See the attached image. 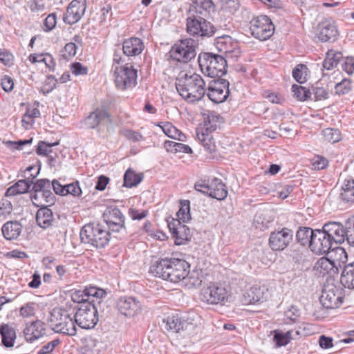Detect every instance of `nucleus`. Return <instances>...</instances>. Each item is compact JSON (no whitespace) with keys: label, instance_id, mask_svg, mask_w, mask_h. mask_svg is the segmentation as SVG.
Instances as JSON below:
<instances>
[{"label":"nucleus","instance_id":"2f4dec72","mask_svg":"<svg viewBox=\"0 0 354 354\" xmlns=\"http://www.w3.org/2000/svg\"><path fill=\"white\" fill-rule=\"evenodd\" d=\"M264 288H261L259 285H254L248 290L243 295L245 304H252L259 301H263L264 297Z\"/></svg>","mask_w":354,"mask_h":354},{"label":"nucleus","instance_id":"6e6d98bb","mask_svg":"<svg viewBox=\"0 0 354 354\" xmlns=\"http://www.w3.org/2000/svg\"><path fill=\"white\" fill-rule=\"evenodd\" d=\"M12 210V206L10 202L6 200L0 201V221H3L8 216Z\"/></svg>","mask_w":354,"mask_h":354},{"label":"nucleus","instance_id":"338daca9","mask_svg":"<svg viewBox=\"0 0 354 354\" xmlns=\"http://www.w3.org/2000/svg\"><path fill=\"white\" fill-rule=\"evenodd\" d=\"M342 68L348 75L352 74L354 72V58L347 57L344 59L342 64Z\"/></svg>","mask_w":354,"mask_h":354},{"label":"nucleus","instance_id":"13d9d810","mask_svg":"<svg viewBox=\"0 0 354 354\" xmlns=\"http://www.w3.org/2000/svg\"><path fill=\"white\" fill-rule=\"evenodd\" d=\"M82 193V192L78 181L73 182L72 183L66 185L65 196L71 194L73 196H80Z\"/></svg>","mask_w":354,"mask_h":354},{"label":"nucleus","instance_id":"37998d69","mask_svg":"<svg viewBox=\"0 0 354 354\" xmlns=\"http://www.w3.org/2000/svg\"><path fill=\"white\" fill-rule=\"evenodd\" d=\"M58 145L59 142L49 143L45 141H39L36 149V153L39 156H48L49 160L53 161L54 158L50 153H52V147Z\"/></svg>","mask_w":354,"mask_h":354},{"label":"nucleus","instance_id":"9b49d317","mask_svg":"<svg viewBox=\"0 0 354 354\" xmlns=\"http://www.w3.org/2000/svg\"><path fill=\"white\" fill-rule=\"evenodd\" d=\"M250 29L254 37L265 41L274 34V26L269 17L261 15L250 21Z\"/></svg>","mask_w":354,"mask_h":354},{"label":"nucleus","instance_id":"cd10ccee","mask_svg":"<svg viewBox=\"0 0 354 354\" xmlns=\"http://www.w3.org/2000/svg\"><path fill=\"white\" fill-rule=\"evenodd\" d=\"M109 117L107 111L97 109L86 118V124L90 129H95L101 123L109 121Z\"/></svg>","mask_w":354,"mask_h":354},{"label":"nucleus","instance_id":"f704fd0d","mask_svg":"<svg viewBox=\"0 0 354 354\" xmlns=\"http://www.w3.org/2000/svg\"><path fill=\"white\" fill-rule=\"evenodd\" d=\"M340 281L345 287L354 288V262L344 266Z\"/></svg>","mask_w":354,"mask_h":354},{"label":"nucleus","instance_id":"7ed1b4c3","mask_svg":"<svg viewBox=\"0 0 354 354\" xmlns=\"http://www.w3.org/2000/svg\"><path fill=\"white\" fill-rule=\"evenodd\" d=\"M202 73L211 78H220L227 72V60L224 56L212 53H202L198 58Z\"/></svg>","mask_w":354,"mask_h":354},{"label":"nucleus","instance_id":"a878e982","mask_svg":"<svg viewBox=\"0 0 354 354\" xmlns=\"http://www.w3.org/2000/svg\"><path fill=\"white\" fill-rule=\"evenodd\" d=\"M208 196L218 201L224 200L227 196L225 185L221 179L214 178L209 183Z\"/></svg>","mask_w":354,"mask_h":354},{"label":"nucleus","instance_id":"4d7b16f0","mask_svg":"<svg viewBox=\"0 0 354 354\" xmlns=\"http://www.w3.org/2000/svg\"><path fill=\"white\" fill-rule=\"evenodd\" d=\"M223 10L230 14H234L240 8L239 0H226L223 4Z\"/></svg>","mask_w":354,"mask_h":354},{"label":"nucleus","instance_id":"c9c22d12","mask_svg":"<svg viewBox=\"0 0 354 354\" xmlns=\"http://www.w3.org/2000/svg\"><path fill=\"white\" fill-rule=\"evenodd\" d=\"M315 230L308 227H299L296 233V239L299 243L303 246L308 245L311 243L313 236H314Z\"/></svg>","mask_w":354,"mask_h":354},{"label":"nucleus","instance_id":"a18cd8bd","mask_svg":"<svg viewBox=\"0 0 354 354\" xmlns=\"http://www.w3.org/2000/svg\"><path fill=\"white\" fill-rule=\"evenodd\" d=\"M308 68L305 64H299L292 71V77L299 84L306 81V73Z\"/></svg>","mask_w":354,"mask_h":354},{"label":"nucleus","instance_id":"dca6fc26","mask_svg":"<svg viewBox=\"0 0 354 354\" xmlns=\"http://www.w3.org/2000/svg\"><path fill=\"white\" fill-rule=\"evenodd\" d=\"M293 237L292 230L282 227L270 233L268 244L273 251H282L292 243Z\"/></svg>","mask_w":354,"mask_h":354},{"label":"nucleus","instance_id":"473e14b6","mask_svg":"<svg viewBox=\"0 0 354 354\" xmlns=\"http://www.w3.org/2000/svg\"><path fill=\"white\" fill-rule=\"evenodd\" d=\"M343 59L342 53L339 51L329 50L326 53V58L323 62V67L326 70H332L337 67V64Z\"/></svg>","mask_w":354,"mask_h":354},{"label":"nucleus","instance_id":"69168bd1","mask_svg":"<svg viewBox=\"0 0 354 354\" xmlns=\"http://www.w3.org/2000/svg\"><path fill=\"white\" fill-rule=\"evenodd\" d=\"M147 214V210H139L136 208H130L129 209V215L133 220H141L145 218Z\"/></svg>","mask_w":354,"mask_h":354},{"label":"nucleus","instance_id":"c03bdc74","mask_svg":"<svg viewBox=\"0 0 354 354\" xmlns=\"http://www.w3.org/2000/svg\"><path fill=\"white\" fill-rule=\"evenodd\" d=\"M207 17L202 16L201 26L199 35L200 37H212L216 31V28L209 22L205 18Z\"/></svg>","mask_w":354,"mask_h":354},{"label":"nucleus","instance_id":"39448f33","mask_svg":"<svg viewBox=\"0 0 354 354\" xmlns=\"http://www.w3.org/2000/svg\"><path fill=\"white\" fill-rule=\"evenodd\" d=\"M48 322L55 333L69 336H74L77 333L74 317L65 308H53L48 318Z\"/></svg>","mask_w":354,"mask_h":354},{"label":"nucleus","instance_id":"b1692460","mask_svg":"<svg viewBox=\"0 0 354 354\" xmlns=\"http://www.w3.org/2000/svg\"><path fill=\"white\" fill-rule=\"evenodd\" d=\"M23 333L26 340L28 342H32L45 335V324L40 320L26 324Z\"/></svg>","mask_w":354,"mask_h":354},{"label":"nucleus","instance_id":"49530a36","mask_svg":"<svg viewBox=\"0 0 354 354\" xmlns=\"http://www.w3.org/2000/svg\"><path fill=\"white\" fill-rule=\"evenodd\" d=\"M190 203L188 200H183L180 201V207L179 210L177 212V216L178 218V220L180 221L182 220L183 222L189 220L190 218Z\"/></svg>","mask_w":354,"mask_h":354},{"label":"nucleus","instance_id":"ea45409f","mask_svg":"<svg viewBox=\"0 0 354 354\" xmlns=\"http://www.w3.org/2000/svg\"><path fill=\"white\" fill-rule=\"evenodd\" d=\"M165 328L168 331L178 333L184 328L185 323L182 322L178 315L169 316L164 320Z\"/></svg>","mask_w":354,"mask_h":354},{"label":"nucleus","instance_id":"f257e3e1","mask_svg":"<svg viewBox=\"0 0 354 354\" xmlns=\"http://www.w3.org/2000/svg\"><path fill=\"white\" fill-rule=\"evenodd\" d=\"M189 264L178 258H164L153 259L149 272L156 277L172 283L185 279L189 272Z\"/></svg>","mask_w":354,"mask_h":354},{"label":"nucleus","instance_id":"603ef678","mask_svg":"<svg viewBox=\"0 0 354 354\" xmlns=\"http://www.w3.org/2000/svg\"><path fill=\"white\" fill-rule=\"evenodd\" d=\"M40 116V111L38 109L34 108L32 109H28L24 113L22 122L27 125L32 124L34 122V119Z\"/></svg>","mask_w":354,"mask_h":354},{"label":"nucleus","instance_id":"bf43d9fd","mask_svg":"<svg viewBox=\"0 0 354 354\" xmlns=\"http://www.w3.org/2000/svg\"><path fill=\"white\" fill-rule=\"evenodd\" d=\"M19 313L20 315L24 318L33 316L35 313V304L33 303L26 304L20 308Z\"/></svg>","mask_w":354,"mask_h":354},{"label":"nucleus","instance_id":"680f3d73","mask_svg":"<svg viewBox=\"0 0 354 354\" xmlns=\"http://www.w3.org/2000/svg\"><path fill=\"white\" fill-rule=\"evenodd\" d=\"M71 299L74 302L80 304V306L81 304H83V303H84V302H92V303L95 302L94 300H92V301L87 300V298H86V296L85 295V292L84 290H75L74 292L72 293Z\"/></svg>","mask_w":354,"mask_h":354},{"label":"nucleus","instance_id":"5fc2aeb1","mask_svg":"<svg viewBox=\"0 0 354 354\" xmlns=\"http://www.w3.org/2000/svg\"><path fill=\"white\" fill-rule=\"evenodd\" d=\"M333 266L332 262L326 258L320 259L316 263L317 270L322 274L328 272V270L332 269Z\"/></svg>","mask_w":354,"mask_h":354},{"label":"nucleus","instance_id":"774afa93","mask_svg":"<svg viewBox=\"0 0 354 354\" xmlns=\"http://www.w3.org/2000/svg\"><path fill=\"white\" fill-rule=\"evenodd\" d=\"M60 341L59 339H55L46 345L43 346L38 351L37 354H47L53 351L55 348L59 344Z\"/></svg>","mask_w":354,"mask_h":354},{"label":"nucleus","instance_id":"f3484780","mask_svg":"<svg viewBox=\"0 0 354 354\" xmlns=\"http://www.w3.org/2000/svg\"><path fill=\"white\" fill-rule=\"evenodd\" d=\"M216 48L225 55V58L229 61L236 62L241 55V50L237 41H234L230 36L225 35L216 39Z\"/></svg>","mask_w":354,"mask_h":354},{"label":"nucleus","instance_id":"79ce46f5","mask_svg":"<svg viewBox=\"0 0 354 354\" xmlns=\"http://www.w3.org/2000/svg\"><path fill=\"white\" fill-rule=\"evenodd\" d=\"M339 196L343 201L354 202V180H349L344 183Z\"/></svg>","mask_w":354,"mask_h":354},{"label":"nucleus","instance_id":"a19ab883","mask_svg":"<svg viewBox=\"0 0 354 354\" xmlns=\"http://www.w3.org/2000/svg\"><path fill=\"white\" fill-rule=\"evenodd\" d=\"M142 174H136L131 169H129L124 175V186L129 188L135 187L142 181Z\"/></svg>","mask_w":354,"mask_h":354},{"label":"nucleus","instance_id":"6ab92c4d","mask_svg":"<svg viewBox=\"0 0 354 354\" xmlns=\"http://www.w3.org/2000/svg\"><path fill=\"white\" fill-rule=\"evenodd\" d=\"M229 85L228 81L218 78L209 84L207 95L214 103L223 102L230 94Z\"/></svg>","mask_w":354,"mask_h":354},{"label":"nucleus","instance_id":"6e6552de","mask_svg":"<svg viewBox=\"0 0 354 354\" xmlns=\"http://www.w3.org/2000/svg\"><path fill=\"white\" fill-rule=\"evenodd\" d=\"M196 41L192 38L181 39L171 47V59L178 62H189L196 55Z\"/></svg>","mask_w":354,"mask_h":354},{"label":"nucleus","instance_id":"3c124183","mask_svg":"<svg viewBox=\"0 0 354 354\" xmlns=\"http://www.w3.org/2000/svg\"><path fill=\"white\" fill-rule=\"evenodd\" d=\"M335 93L337 95H345L351 90V82L348 79H344L335 86Z\"/></svg>","mask_w":354,"mask_h":354},{"label":"nucleus","instance_id":"f03ea898","mask_svg":"<svg viewBox=\"0 0 354 354\" xmlns=\"http://www.w3.org/2000/svg\"><path fill=\"white\" fill-rule=\"evenodd\" d=\"M205 82L197 74H185L176 80V88L179 95L191 102L201 100L206 93Z\"/></svg>","mask_w":354,"mask_h":354},{"label":"nucleus","instance_id":"aec40b11","mask_svg":"<svg viewBox=\"0 0 354 354\" xmlns=\"http://www.w3.org/2000/svg\"><path fill=\"white\" fill-rule=\"evenodd\" d=\"M86 0H73L68 4L63 21L65 24L73 25L78 22L85 13Z\"/></svg>","mask_w":354,"mask_h":354},{"label":"nucleus","instance_id":"de8ad7c7","mask_svg":"<svg viewBox=\"0 0 354 354\" xmlns=\"http://www.w3.org/2000/svg\"><path fill=\"white\" fill-rule=\"evenodd\" d=\"M326 141L335 143L341 140V133L337 129L327 128L322 131Z\"/></svg>","mask_w":354,"mask_h":354},{"label":"nucleus","instance_id":"5701e85b","mask_svg":"<svg viewBox=\"0 0 354 354\" xmlns=\"http://www.w3.org/2000/svg\"><path fill=\"white\" fill-rule=\"evenodd\" d=\"M168 227L175 239V244L180 245L185 244L186 241L191 239L189 228L183 224L179 220H173L168 223Z\"/></svg>","mask_w":354,"mask_h":354},{"label":"nucleus","instance_id":"9d476101","mask_svg":"<svg viewBox=\"0 0 354 354\" xmlns=\"http://www.w3.org/2000/svg\"><path fill=\"white\" fill-rule=\"evenodd\" d=\"M229 296L225 287L218 283H212L203 288L201 292V299L207 304H225Z\"/></svg>","mask_w":354,"mask_h":354},{"label":"nucleus","instance_id":"bb28decb","mask_svg":"<svg viewBox=\"0 0 354 354\" xmlns=\"http://www.w3.org/2000/svg\"><path fill=\"white\" fill-rule=\"evenodd\" d=\"M48 206L47 205L40 206L36 214V222L43 229L49 227L54 220L53 212Z\"/></svg>","mask_w":354,"mask_h":354},{"label":"nucleus","instance_id":"20e7f679","mask_svg":"<svg viewBox=\"0 0 354 354\" xmlns=\"http://www.w3.org/2000/svg\"><path fill=\"white\" fill-rule=\"evenodd\" d=\"M82 243L88 244L97 249L105 248L110 241V232L100 223H88L80 233Z\"/></svg>","mask_w":354,"mask_h":354},{"label":"nucleus","instance_id":"f8f14e48","mask_svg":"<svg viewBox=\"0 0 354 354\" xmlns=\"http://www.w3.org/2000/svg\"><path fill=\"white\" fill-rule=\"evenodd\" d=\"M103 218L109 230L121 234L120 239L124 238L127 234L124 225L125 217L119 208H107L103 214Z\"/></svg>","mask_w":354,"mask_h":354},{"label":"nucleus","instance_id":"c85d7f7f","mask_svg":"<svg viewBox=\"0 0 354 354\" xmlns=\"http://www.w3.org/2000/svg\"><path fill=\"white\" fill-rule=\"evenodd\" d=\"M192 10L197 15L209 17L211 12L214 11V4L212 0H190Z\"/></svg>","mask_w":354,"mask_h":354},{"label":"nucleus","instance_id":"4be33fe9","mask_svg":"<svg viewBox=\"0 0 354 354\" xmlns=\"http://www.w3.org/2000/svg\"><path fill=\"white\" fill-rule=\"evenodd\" d=\"M118 311L126 317H133L141 310L140 302L134 297H120L116 303Z\"/></svg>","mask_w":354,"mask_h":354},{"label":"nucleus","instance_id":"e433bc0d","mask_svg":"<svg viewBox=\"0 0 354 354\" xmlns=\"http://www.w3.org/2000/svg\"><path fill=\"white\" fill-rule=\"evenodd\" d=\"M160 127L164 133L168 137L179 141H185L186 136L175 127L171 122L162 123Z\"/></svg>","mask_w":354,"mask_h":354},{"label":"nucleus","instance_id":"09e8293b","mask_svg":"<svg viewBox=\"0 0 354 354\" xmlns=\"http://www.w3.org/2000/svg\"><path fill=\"white\" fill-rule=\"evenodd\" d=\"M292 90L294 93V96L300 101H305L310 98L311 95V92L309 89L299 85H292Z\"/></svg>","mask_w":354,"mask_h":354},{"label":"nucleus","instance_id":"e2e57ef3","mask_svg":"<svg viewBox=\"0 0 354 354\" xmlns=\"http://www.w3.org/2000/svg\"><path fill=\"white\" fill-rule=\"evenodd\" d=\"M58 80L53 75L47 77L46 84L41 88V92L44 95L51 92L55 87Z\"/></svg>","mask_w":354,"mask_h":354},{"label":"nucleus","instance_id":"4c0bfd02","mask_svg":"<svg viewBox=\"0 0 354 354\" xmlns=\"http://www.w3.org/2000/svg\"><path fill=\"white\" fill-rule=\"evenodd\" d=\"M208 129L209 127H207L205 131L203 129L201 131L197 129L196 136L198 140L203 145L205 149L207 152L212 153L215 149V145L212 140V136L207 132Z\"/></svg>","mask_w":354,"mask_h":354},{"label":"nucleus","instance_id":"a211bd4d","mask_svg":"<svg viewBox=\"0 0 354 354\" xmlns=\"http://www.w3.org/2000/svg\"><path fill=\"white\" fill-rule=\"evenodd\" d=\"M339 32L335 21L330 17L322 19L317 25L316 36L322 42H334Z\"/></svg>","mask_w":354,"mask_h":354},{"label":"nucleus","instance_id":"72a5a7b5","mask_svg":"<svg viewBox=\"0 0 354 354\" xmlns=\"http://www.w3.org/2000/svg\"><path fill=\"white\" fill-rule=\"evenodd\" d=\"M292 333L291 330H288L286 333L279 330L272 331L271 333L273 334L272 343L274 347L279 348L287 345L292 339Z\"/></svg>","mask_w":354,"mask_h":354},{"label":"nucleus","instance_id":"0e129e2a","mask_svg":"<svg viewBox=\"0 0 354 354\" xmlns=\"http://www.w3.org/2000/svg\"><path fill=\"white\" fill-rule=\"evenodd\" d=\"M328 164V161L323 156H317L312 160V166L314 169L321 170L325 169Z\"/></svg>","mask_w":354,"mask_h":354},{"label":"nucleus","instance_id":"7c9ffc66","mask_svg":"<svg viewBox=\"0 0 354 354\" xmlns=\"http://www.w3.org/2000/svg\"><path fill=\"white\" fill-rule=\"evenodd\" d=\"M0 335L2 344L5 347L11 348L14 346L17 335L13 327L7 324H2L0 325Z\"/></svg>","mask_w":354,"mask_h":354},{"label":"nucleus","instance_id":"412c9836","mask_svg":"<svg viewBox=\"0 0 354 354\" xmlns=\"http://www.w3.org/2000/svg\"><path fill=\"white\" fill-rule=\"evenodd\" d=\"M333 243L325 233L324 229L315 230L314 236L311 239L310 249L316 254L328 253L333 248Z\"/></svg>","mask_w":354,"mask_h":354},{"label":"nucleus","instance_id":"ddd939ff","mask_svg":"<svg viewBox=\"0 0 354 354\" xmlns=\"http://www.w3.org/2000/svg\"><path fill=\"white\" fill-rule=\"evenodd\" d=\"M114 73L115 85L121 90L134 87L137 84V70L133 66H117Z\"/></svg>","mask_w":354,"mask_h":354},{"label":"nucleus","instance_id":"4468645a","mask_svg":"<svg viewBox=\"0 0 354 354\" xmlns=\"http://www.w3.org/2000/svg\"><path fill=\"white\" fill-rule=\"evenodd\" d=\"M344 293L342 289L333 284H327L324 286L320 297V302L327 309L339 308L343 301Z\"/></svg>","mask_w":354,"mask_h":354},{"label":"nucleus","instance_id":"2eb2a0df","mask_svg":"<svg viewBox=\"0 0 354 354\" xmlns=\"http://www.w3.org/2000/svg\"><path fill=\"white\" fill-rule=\"evenodd\" d=\"M36 170V167L33 165L28 167L23 171L21 177L24 179L18 180L14 185L10 187L6 192V196H15L26 193L29 191L31 185H33V180L37 177L39 174V169H37L35 174H30L28 176L29 171Z\"/></svg>","mask_w":354,"mask_h":354},{"label":"nucleus","instance_id":"052dcab7","mask_svg":"<svg viewBox=\"0 0 354 354\" xmlns=\"http://www.w3.org/2000/svg\"><path fill=\"white\" fill-rule=\"evenodd\" d=\"M312 89L315 100H324L328 97V91L323 87L319 86L318 84H317L316 86H313Z\"/></svg>","mask_w":354,"mask_h":354},{"label":"nucleus","instance_id":"c756f323","mask_svg":"<svg viewBox=\"0 0 354 354\" xmlns=\"http://www.w3.org/2000/svg\"><path fill=\"white\" fill-rule=\"evenodd\" d=\"M22 230L21 224L17 221L6 222L1 228L2 234L7 240H13L19 237Z\"/></svg>","mask_w":354,"mask_h":354},{"label":"nucleus","instance_id":"0eeeda50","mask_svg":"<svg viewBox=\"0 0 354 354\" xmlns=\"http://www.w3.org/2000/svg\"><path fill=\"white\" fill-rule=\"evenodd\" d=\"M30 198L33 205L37 207L54 205L56 197L51 191L50 181L44 178L33 183Z\"/></svg>","mask_w":354,"mask_h":354},{"label":"nucleus","instance_id":"8fccbe9b","mask_svg":"<svg viewBox=\"0 0 354 354\" xmlns=\"http://www.w3.org/2000/svg\"><path fill=\"white\" fill-rule=\"evenodd\" d=\"M84 290L88 301H90L91 297H95L97 299H100L106 295V292L104 289L99 288L95 286L86 288Z\"/></svg>","mask_w":354,"mask_h":354},{"label":"nucleus","instance_id":"423d86ee","mask_svg":"<svg viewBox=\"0 0 354 354\" xmlns=\"http://www.w3.org/2000/svg\"><path fill=\"white\" fill-rule=\"evenodd\" d=\"M74 322L83 329H92L97 324L99 316L95 303L84 302L79 306L73 316Z\"/></svg>","mask_w":354,"mask_h":354},{"label":"nucleus","instance_id":"1a4fd4ad","mask_svg":"<svg viewBox=\"0 0 354 354\" xmlns=\"http://www.w3.org/2000/svg\"><path fill=\"white\" fill-rule=\"evenodd\" d=\"M322 228L333 244H341L346 240L350 245L354 246L349 241L350 230L353 228L352 223H348L346 226L344 227L339 222H328L324 224Z\"/></svg>","mask_w":354,"mask_h":354},{"label":"nucleus","instance_id":"58836bf2","mask_svg":"<svg viewBox=\"0 0 354 354\" xmlns=\"http://www.w3.org/2000/svg\"><path fill=\"white\" fill-rule=\"evenodd\" d=\"M202 15H193L187 19V31L192 36H198L201 26Z\"/></svg>","mask_w":354,"mask_h":354},{"label":"nucleus","instance_id":"393cba45","mask_svg":"<svg viewBox=\"0 0 354 354\" xmlns=\"http://www.w3.org/2000/svg\"><path fill=\"white\" fill-rule=\"evenodd\" d=\"M144 47L142 39L131 37L124 41L122 46V53L128 57L136 56L142 52Z\"/></svg>","mask_w":354,"mask_h":354},{"label":"nucleus","instance_id":"864d4df0","mask_svg":"<svg viewBox=\"0 0 354 354\" xmlns=\"http://www.w3.org/2000/svg\"><path fill=\"white\" fill-rule=\"evenodd\" d=\"M57 16L55 13L49 14L44 21L43 30L45 32H49L56 27Z\"/></svg>","mask_w":354,"mask_h":354}]
</instances>
